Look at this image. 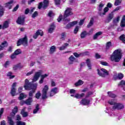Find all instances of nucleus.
<instances>
[{
	"mask_svg": "<svg viewBox=\"0 0 125 125\" xmlns=\"http://www.w3.org/2000/svg\"><path fill=\"white\" fill-rule=\"evenodd\" d=\"M21 53L22 51H21L20 49H17L14 52V53L17 55H19V54H21Z\"/></svg>",
	"mask_w": 125,
	"mask_h": 125,
	"instance_id": "nucleus-47",
	"label": "nucleus"
},
{
	"mask_svg": "<svg viewBox=\"0 0 125 125\" xmlns=\"http://www.w3.org/2000/svg\"><path fill=\"white\" fill-rule=\"evenodd\" d=\"M17 56V55L14 53L13 54H12L11 55L10 58H11V59H15V58H16Z\"/></svg>",
	"mask_w": 125,
	"mask_h": 125,
	"instance_id": "nucleus-58",
	"label": "nucleus"
},
{
	"mask_svg": "<svg viewBox=\"0 0 125 125\" xmlns=\"http://www.w3.org/2000/svg\"><path fill=\"white\" fill-rule=\"evenodd\" d=\"M8 123L9 125H14V122L12 120V118L11 117L8 118Z\"/></svg>",
	"mask_w": 125,
	"mask_h": 125,
	"instance_id": "nucleus-38",
	"label": "nucleus"
},
{
	"mask_svg": "<svg viewBox=\"0 0 125 125\" xmlns=\"http://www.w3.org/2000/svg\"><path fill=\"white\" fill-rule=\"evenodd\" d=\"M119 39L120 41H122V42L124 43H125V35L123 34L121 35Z\"/></svg>",
	"mask_w": 125,
	"mask_h": 125,
	"instance_id": "nucleus-42",
	"label": "nucleus"
},
{
	"mask_svg": "<svg viewBox=\"0 0 125 125\" xmlns=\"http://www.w3.org/2000/svg\"><path fill=\"white\" fill-rule=\"evenodd\" d=\"M112 46V42H108L106 43L105 46V49L106 50H108V49H110V48Z\"/></svg>",
	"mask_w": 125,
	"mask_h": 125,
	"instance_id": "nucleus-32",
	"label": "nucleus"
},
{
	"mask_svg": "<svg viewBox=\"0 0 125 125\" xmlns=\"http://www.w3.org/2000/svg\"><path fill=\"white\" fill-rule=\"evenodd\" d=\"M25 18L26 17L24 15L20 16L16 21L17 24H19V25H23L25 23Z\"/></svg>",
	"mask_w": 125,
	"mask_h": 125,
	"instance_id": "nucleus-9",
	"label": "nucleus"
},
{
	"mask_svg": "<svg viewBox=\"0 0 125 125\" xmlns=\"http://www.w3.org/2000/svg\"><path fill=\"white\" fill-rule=\"evenodd\" d=\"M40 105L39 104H37L36 106V108L33 111V114H37L38 113V111L40 110Z\"/></svg>",
	"mask_w": 125,
	"mask_h": 125,
	"instance_id": "nucleus-41",
	"label": "nucleus"
},
{
	"mask_svg": "<svg viewBox=\"0 0 125 125\" xmlns=\"http://www.w3.org/2000/svg\"><path fill=\"white\" fill-rule=\"evenodd\" d=\"M84 95V93H77L75 95L74 98H76L77 99H81V98H83Z\"/></svg>",
	"mask_w": 125,
	"mask_h": 125,
	"instance_id": "nucleus-20",
	"label": "nucleus"
},
{
	"mask_svg": "<svg viewBox=\"0 0 125 125\" xmlns=\"http://www.w3.org/2000/svg\"><path fill=\"white\" fill-rule=\"evenodd\" d=\"M80 29V27L77 26L74 29V34H78V32H79V29Z\"/></svg>",
	"mask_w": 125,
	"mask_h": 125,
	"instance_id": "nucleus-49",
	"label": "nucleus"
},
{
	"mask_svg": "<svg viewBox=\"0 0 125 125\" xmlns=\"http://www.w3.org/2000/svg\"><path fill=\"white\" fill-rule=\"evenodd\" d=\"M88 54V52H85L83 53L78 54L77 53H74L73 55L76 57V58H79V57H81L82 55H87Z\"/></svg>",
	"mask_w": 125,
	"mask_h": 125,
	"instance_id": "nucleus-18",
	"label": "nucleus"
},
{
	"mask_svg": "<svg viewBox=\"0 0 125 125\" xmlns=\"http://www.w3.org/2000/svg\"><path fill=\"white\" fill-rule=\"evenodd\" d=\"M120 26L122 28H124L125 26V15H124L122 18V20L121 21Z\"/></svg>",
	"mask_w": 125,
	"mask_h": 125,
	"instance_id": "nucleus-29",
	"label": "nucleus"
},
{
	"mask_svg": "<svg viewBox=\"0 0 125 125\" xmlns=\"http://www.w3.org/2000/svg\"><path fill=\"white\" fill-rule=\"evenodd\" d=\"M26 97H27V95L21 93L20 95V97H19V100H22V99H24V98H26Z\"/></svg>",
	"mask_w": 125,
	"mask_h": 125,
	"instance_id": "nucleus-34",
	"label": "nucleus"
},
{
	"mask_svg": "<svg viewBox=\"0 0 125 125\" xmlns=\"http://www.w3.org/2000/svg\"><path fill=\"white\" fill-rule=\"evenodd\" d=\"M48 86L46 85L43 87L42 91V99H46L47 98V91H48Z\"/></svg>",
	"mask_w": 125,
	"mask_h": 125,
	"instance_id": "nucleus-8",
	"label": "nucleus"
},
{
	"mask_svg": "<svg viewBox=\"0 0 125 125\" xmlns=\"http://www.w3.org/2000/svg\"><path fill=\"white\" fill-rule=\"evenodd\" d=\"M82 84H83V81L80 80L78 82L75 83V85L76 86H79V85H82Z\"/></svg>",
	"mask_w": 125,
	"mask_h": 125,
	"instance_id": "nucleus-40",
	"label": "nucleus"
},
{
	"mask_svg": "<svg viewBox=\"0 0 125 125\" xmlns=\"http://www.w3.org/2000/svg\"><path fill=\"white\" fill-rule=\"evenodd\" d=\"M47 6H48V0H44L43 3H40L38 8L41 9L42 7H43L44 9H45V8L47 7Z\"/></svg>",
	"mask_w": 125,
	"mask_h": 125,
	"instance_id": "nucleus-11",
	"label": "nucleus"
},
{
	"mask_svg": "<svg viewBox=\"0 0 125 125\" xmlns=\"http://www.w3.org/2000/svg\"><path fill=\"white\" fill-rule=\"evenodd\" d=\"M16 124L17 125H26V123L21 121H17Z\"/></svg>",
	"mask_w": 125,
	"mask_h": 125,
	"instance_id": "nucleus-50",
	"label": "nucleus"
},
{
	"mask_svg": "<svg viewBox=\"0 0 125 125\" xmlns=\"http://www.w3.org/2000/svg\"><path fill=\"white\" fill-rule=\"evenodd\" d=\"M121 3H122V0H115L114 5H115V6H118V5H120Z\"/></svg>",
	"mask_w": 125,
	"mask_h": 125,
	"instance_id": "nucleus-44",
	"label": "nucleus"
},
{
	"mask_svg": "<svg viewBox=\"0 0 125 125\" xmlns=\"http://www.w3.org/2000/svg\"><path fill=\"white\" fill-rule=\"evenodd\" d=\"M48 16H49V17H52L54 16V13L52 11H50L48 13Z\"/></svg>",
	"mask_w": 125,
	"mask_h": 125,
	"instance_id": "nucleus-54",
	"label": "nucleus"
},
{
	"mask_svg": "<svg viewBox=\"0 0 125 125\" xmlns=\"http://www.w3.org/2000/svg\"><path fill=\"white\" fill-rule=\"evenodd\" d=\"M118 86H121V87H123V90L125 91V81L122 80L118 84Z\"/></svg>",
	"mask_w": 125,
	"mask_h": 125,
	"instance_id": "nucleus-22",
	"label": "nucleus"
},
{
	"mask_svg": "<svg viewBox=\"0 0 125 125\" xmlns=\"http://www.w3.org/2000/svg\"><path fill=\"white\" fill-rule=\"evenodd\" d=\"M120 17H117V18L114 19L113 23L114 24H117V23H119V21H120Z\"/></svg>",
	"mask_w": 125,
	"mask_h": 125,
	"instance_id": "nucleus-46",
	"label": "nucleus"
},
{
	"mask_svg": "<svg viewBox=\"0 0 125 125\" xmlns=\"http://www.w3.org/2000/svg\"><path fill=\"white\" fill-rule=\"evenodd\" d=\"M71 15H73L72 9L71 8H67L64 12V15L63 16L64 21L69 22L70 21V19H67V17H68V16H71Z\"/></svg>",
	"mask_w": 125,
	"mask_h": 125,
	"instance_id": "nucleus-4",
	"label": "nucleus"
},
{
	"mask_svg": "<svg viewBox=\"0 0 125 125\" xmlns=\"http://www.w3.org/2000/svg\"><path fill=\"white\" fill-rule=\"evenodd\" d=\"M34 72H35V69H32L31 71L28 72L26 74V76H31V75H33V74H34Z\"/></svg>",
	"mask_w": 125,
	"mask_h": 125,
	"instance_id": "nucleus-52",
	"label": "nucleus"
},
{
	"mask_svg": "<svg viewBox=\"0 0 125 125\" xmlns=\"http://www.w3.org/2000/svg\"><path fill=\"white\" fill-rule=\"evenodd\" d=\"M56 51V46L55 45L51 46L50 48L49 53L50 54H53Z\"/></svg>",
	"mask_w": 125,
	"mask_h": 125,
	"instance_id": "nucleus-21",
	"label": "nucleus"
},
{
	"mask_svg": "<svg viewBox=\"0 0 125 125\" xmlns=\"http://www.w3.org/2000/svg\"><path fill=\"white\" fill-rule=\"evenodd\" d=\"M109 11V8L108 7H105L104 9V13H100L99 15L100 16H103V15H106V12H108Z\"/></svg>",
	"mask_w": 125,
	"mask_h": 125,
	"instance_id": "nucleus-27",
	"label": "nucleus"
},
{
	"mask_svg": "<svg viewBox=\"0 0 125 125\" xmlns=\"http://www.w3.org/2000/svg\"><path fill=\"white\" fill-rule=\"evenodd\" d=\"M39 15V13H38V11H35L34 12V13L32 15V18H35V17H37Z\"/></svg>",
	"mask_w": 125,
	"mask_h": 125,
	"instance_id": "nucleus-48",
	"label": "nucleus"
},
{
	"mask_svg": "<svg viewBox=\"0 0 125 125\" xmlns=\"http://www.w3.org/2000/svg\"><path fill=\"white\" fill-rule=\"evenodd\" d=\"M93 23H94V19H93V18H92L90 19L89 23L87 25V28H90V27H91V26L93 25Z\"/></svg>",
	"mask_w": 125,
	"mask_h": 125,
	"instance_id": "nucleus-30",
	"label": "nucleus"
},
{
	"mask_svg": "<svg viewBox=\"0 0 125 125\" xmlns=\"http://www.w3.org/2000/svg\"><path fill=\"white\" fill-rule=\"evenodd\" d=\"M113 110H122L125 109V105L123 104L116 103L112 107Z\"/></svg>",
	"mask_w": 125,
	"mask_h": 125,
	"instance_id": "nucleus-10",
	"label": "nucleus"
},
{
	"mask_svg": "<svg viewBox=\"0 0 125 125\" xmlns=\"http://www.w3.org/2000/svg\"><path fill=\"white\" fill-rule=\"evenodd\" d=\"M90 103V100L88 99L86 97L85 98L83 99L80 102V104L84 105H89Z\"/></svg>",
	"mask_w": 125,
	"mask_h": 125,
	"instance_id": "nucleus-13",
	"label": "nucleus"
},
{
	"mask_svg": "<svg viewBox=\"0 0 125 125\" xmlns=\"http://www.w3.org/2000/svg\"><path fill=\"white\" fill-rule=\"evenodd\" d=\"M107 94L109 97H111V98H115V97H117V96L113 93V92H108Z\"/></svg>",
	"mask_w": 125,
	"mask_h": 125,
	"instance_id": "nucleus-37",
	"label": "nucleus"
},
{
	"mask_svg": "<svg viewBox=\"0 0 125 125\" xmlns=\"http://www.w3.org/2000/svg\"><path fill=\"white\" fill-rule=\"evenodd\" d=\"M67 46H69V43H65L64 45H62L61 47H59V50H64V49H66V48H67Z\"/></svg>",
	"mask_w": 125,
	"mask_h": 125,
	"instance_id": "nucleus-26",
	"label": "nucleus"
},
{
	"mask_svg": "<svg viewBox=\"0 0 125 125\" xmlns=\"http://www.w3.org/2000/svg\"><path fill=\"white\" fill-rule=\"evenodd\" d=\"M5 46H7V42H6V41H4L2 42L1 44L0 45V51L3 50V48H4Z\"/></svg>",
	"mask_w": 125,
	"mask_h": 125,
	"instance_id": "nucleus-25",
	"label": "nucleus"
},
{
	"mask_svg": "<svg viewBox=\"0 0 125 125\" xmlns=\"http://www.w3.org/2000/svg\"><path fill=\"white\" fill-rule=\"evenodd\" d=\"M9 27V21H5L2 25H1V29L5 30V29H7Z\"/></svg>",
	"mask_w": 125,
	"mask_h": 125,
	"instance_id": "nucleus-17",
	"label": "nucleus"
},
{
	"mask_svg": "<svg viewBox=\"0 0 125 125\" xmlns=\"http://www.w3.org/2000/svg\"><path fill=\"white\" fill-rule=\"evenodd\" d=\"M70 93H71V94H75V93H76V90H75L74 89H70Z\"/></svg>",
	"mask_w": 125,
	"mask_h": 125,
	"instance_id": "nucleus-62",
	"label": "nucleus"
},
{
	"mask_svg": "<svg viewBox=\"0 0 125 125\" xmlns=\"http://www.w3.org/2000/svg\"><path fill=\"white\" fill-rule=\"evenodd\" d=\"M29 13H30V10L29 8H26L25 10L24 14L27 15L29 14Z\"/></svg>",
	"mask_w": 125,
	"mask_h": 125,
	"instance_id": "nucleus-60",
	"label": "nucleus"
},
{
	"mask_svg": "<svg viewBox=\"0 0 125 125\" xmlns=\"http://www.w3.org/2000/svg\"><path fill=\"white\" fill-rule=\"evenodd\" d=\"M86 36H87V32H86V31H84L82 32L81 34V39H84V38H85Z\"/></svg>",
	"mask_w": 125,
	"mask_h": 125,
	"instance_id": "nucleus-31",
	"label": "nucleus"
},
{
	"mask_svg": "<svg viewBox=\"0 0 125 125\" xmlns=\"http://www.w3.org/2000/svg\"><path fill=\"white\" fill-rule=\"evenodd\" d=\"M65 39H66V33L63 32L61 34V40H62V41H65Z\"/></svg>",
	"mask_w": 125,
	"mask_h": 125,
	"instance_id": "nucleus-43",
	"label": "nucleus"
},
{
	"mask_svg": "<svg viewBox=\"0 0 125 125\" xmlns=\"http://www.w3.org/2000/svg\"><path fill=\"white\" fill-rule=\"evenodd\" d=\"M35 9H36L35 7H31L30 9L29 10V13L30 14H32L33 12L35 11Z\"/></svg>",
	"mask_w": 125,
	"mask_h": 125,
	"instance_id": "nucleus-59",
	"label": "nucleus"
},
{
	"mask_svg": "<svg viewBox=\"0 0 125 125\" xmlns=\"http://www.w3.org/2000/svg\"><path fill=\"white\" fill-rule=\"evenodd\" d=\"M117 103H116V100H109L108 101V104H110V105H115Z\"/></svg>",
	"mask_w": 125,
	"mask_h": 125,
	"instance_id": "nucleus-45",
	"label": "nucleus"
},
{
	"mask_svg": "<svg viewBox=\"0 0 125 125\" xmlns=\"http://www.w3.org/2000/svg\"><path fill=\"white\" fill-rule=\"evenodd\" d=\"M98 74L103 78L109 76V72L104 68H101L100 70L98 69Z\"/></svg>",
	"mask_w": 125,
	"mask_h": 125,
	"instance_id": "nucleus-6",
	"label": "nucleus"
},
{
	"mask_svg": "<svg viewBox=\"0 0 125 125\" xmlns=\"http://www.w3.org/2000/svg\"><path fill=\"white\" fill-rule=\"evenodd\" d=\"M14 2V0H10V1L5 3L4 4L5 7H6L7 8H8L9 9H11L12 8V6H13V3Z\"/></svg>",
	"mask_w": 125,
	"mask_h": 125,
	"instance_id": "nucleus-14",
	"label": "nucleus"
},
{
	"mask_svg": "<svg viewBox=\"0 0 125 125\" xmlns=\"http://www.w3.org/2000/svg\"><path fill=\"white\" fill-rule=\"evenodd\" d=\"M17 112H18V107L17 106H15V107L14 108V109L12 110V116H15V115L16 114V113H17Z\"/></svg>",
	"mask_w": 125,
	"mask_h": 125,
	"instance_id": "nucleus-33",
	"label": "nucleus"
},
{
	"mask_svg": "<svg viewBox=\"0 0 125 125\" xmlns=\"http://www.w3.org/2000/svg\"><path fill=\"white\" fill-rule=\"evenodd\" d=\"M38 87V83H35L34 84H32L31 82H29L28 79H25L24 82V85L23 87L25 88L26 90H32L29 92V96L30 97H32L33 96L34 93H35V91L37 90V87Z\"/></svg>",
	"mask_w": 125,
	"mask_h": 125,
	"instance_id": "nucleus-1",
	"label": "nucleus"
},
{
	"mask_svg": "<svg viewBox=\"0 0 125 125\" xmlns=\"http://www.w3.org/2000/svg\"><path fill=\"white\" fill-rule=\"evenodd\" d=\"M114 18V13L111 12L110 14L108 15V21H111Z\"/></svg>",
	"mask_w": 125,
	"mask_h": 125,
	"instance_id": "nucleus-39",
	"label": "nucleus"
},
{
	"mask_svg": "<svg viewBox=\"0 0 125 125\" xmlns=\"http://www.w3.org/2000/svg\"><path fill=\"white\" fill-rule=\"evenodd\" d=\"M32 102L33 98L32 97H29L28 99L24 101V103L25 104H26V105H31Z\"/></svg>",
	"mask_w": 125,
	"mask_h": 125,
	"instance_id": "nucleus-19",
	"label": "nucleus"
},
{
	"mask_svg": "<svg viewBox=\"0 0 125 125\" xmlns=\"http://www.w3.org/2000/svg\"><path fill=\"white\" fill-rule=\"evenodd\" d=\"M56 86V83H55V81H54V80H51V86L54 87Z\"/></svg>",
	"mask_w": 125,
	"mask_h": 125,
	"instance_id": "nucleus-57",
	"label": "nucleus"
},
{
	"mask_svg": "<svg viewBox=\"0 0 125 125\" xmlns=\"http://www.w3.org/2000/svg\"><path fill=\"white\" fill-rule=\"evenodd\" d=\"M25 109L26 107L23 108L21 111V114L22 115V117H23V118L28 117V112L25 111Z\"/></svg>",
	"mask_w": 125,
	"mask_h": 125,
	"instance_id": "nucleus-23",
	"label": "nucleus"
},
{
	"mask_svg": "<svg viewBox=\"0 0 125 125\" xmlns=\"http://www.w3.org/2000/svg\"><path fill=\"white\" fill-rule=\"evenodd\" d=\"M39 36H41V37H42L43 36V32L42 31V30H37L35 34L33 35V38L36 40L38 39Z\"/></svg>",
	"mask_w": 125,
	"mask_h": 125,
	"instance_id": "nucleus-12",
	"label": "nucleus"
},
{
	"mask_svg": "<svg viewBox=\"0 0 125 125\" xmlns=\"http://www.w3.org/2000/svg\"><path fill=\"white\" fill-rule=\"evenodd\" d=\"M42 75V70H40L39 72H36L33 77V79L32 80L33 82H37V81L39 80V78H40V77H41V78L43 80H44L45 78H46L47 77H48V74H45L44 75Z\"/></svg>",
	"mask_w": 125,
	"mask_h": 125,
	"instance_id": "nucleus-3",
	"label": "nucleus"
},
{
	"mask_svg": "<svg viewBox=\"0 0 125 125\" xmlns=\"http://www.w3.org/2000/svg\"><path fill=\"white\" fill-rule=\"evenodd\" d=\"M56 93H58V87L53 88L51 90V91L50 93V96L52 97L54 95H55V94H56Z\"/></svg>",
	"mask_w": 125,
	"mask_h": 125,
	"instance_id": "nucleus-16",
	"label": "nucleus"
},
{
	"mask_svg": "<svg viewBox=\"0 0 125 125\" xmlns=\"http://www.w3.org/2000/svg\"><path fill=\"white\" fill-rule=\"evenodd\" d=\"M4 111V109L3 108H1L0 109V116H2V114H3Z\"/></svg>",
	"mask_w": 125,
	"mask_h": 125,
	"instance_id": "nucleus-64",
	"label": "nucleus"
},
{
	"mask_svg": "<svg viewBox=\"0 0 125 125\" xmlns=\"http://www.w3.org/2000/svg\"><path fill=\"white\" fill-rule=\"evenodd\" d=\"M102 35V32L100 31L96 33L93 37V40H97V38L99 37V36H101Z\"/></svg>",
	"mask_w": 125,
	"mask_h": 125,
	"instance_id": "nucleus-28",
	"label": "nucleus"
},
{
	"mask_svg": "<svg viewBox=\"0 0 125 125\" xmlns=\"http://www.w3.org/2000/svg\"><path fill=\"white\" fill-rule=\"evenodd\" d=\"M55 29V25H54V24H53V23L51 24L50 26L49 29H48L49 33L51 34V33H52V32H53V31H54Z\"/></svg>",
	"mask_w": 125,
	"mask_h": 125,
	"instance_id": "nucleus-24",
	"label": "nucleus"
},
{
	"mask_svg": "<svg viewBox=\"0 0 125 125\" xmlns=\"http://www.w3.org/2000/svg\"><path fill=\"white\" fill-rule=\"evenodd\" d=\"M18 8H19V5L18 4L16 5V6L14 8V9H13V11L14 12V11H17V9H18Z\"/></svg>",
	"mask_w": 125,
	"mask_h": 125,
	"instance_id": "nucleus-63",
	"label": "nucleus"
},
{
	"mask_svg": "<svg viewBox=\"0 0 125 125\" xmlns=\"http://www.w3.org/2000/svg\"><path fill=\"white\" fill-rule=\"evenodd\" d=\"M70 24H71L72 27H74L75 25H77L78 24V21H73L72 22H71Z\"/></svg>",
	"mask_w": 125,
	"mask_h": 125,
	"instance_id": "nucleus-53",
	"label": "nucleus"
},
{
	"mask_svg": "<svg viewBox=\"0 0 125 125\" xmlns=\"http://www.w3.org/2000/svg\"><path fill=\"white\" fill-rule=\"evenodd\" d=\"M72 25L71 24V22L69 23L66 26V29H70V28H72Z\"/></svg>",
	"mask_w": 125,
	"mask_h": 125,
	"instance_id": "nucleus-61",
	"label": "nucleus"
},
{
	"mask_svg": "<svg viewBox=\"0 0 125 125\" xmlns=\"http://www.w3.org/2000/svg\"><path fill=\"white\" fill-rule=\"evenodd\" d=\"M21 44H23L24 46L28 45V38H27L26 36H25L24 38H21L18 41L17 46H19Z\"/></svg>",
	"mask_w": 125,
	"mask_h": 125,
	"instance_id": "nucleus-5",
	"label": "nucleus"
},
{
	"mask_svg": "<svg viewBox=\"0 0 125 125\" xmlns=\"http://www.w3.org/2000/svg\"><path fill=\"white\" fill-rule=\"evenodd\" d=\"M118 78L119 80H122L124 78V74L123 73H119L118 75Z\"/></svg>",
	"mask_w": 125,
	"mask_h": 125,
	"instance_id": "nucleus-55",
	"label": "nucleus"
},
{
	"mask_svg": "<svg viewBox=\"0 0 125 125\" xmlns=\"http://www.w3.org/2000/svg\"><path fill=\"white\" fill-rule=\"evenodd\" d=\"M41 95H42V94H41V92H38L35 95V97L37 99H39L40 98V97H41Z\"/></svg>",
	"mask_w": 125,
	"mask_h": 125,
	"instance_id": "nucleus-56",
	"label": "nucleus"
},
{
	"mask_svg": "<svg viewBox=\"0 0 125 125\" xmlns=\"http://www.w3.org/2000/svg\"><path fill=\"white\" fill-rule=\"evenodd\" d=\"M75 62H76V58L74 56L71 55L68 58V64L69 65H73Z\"/></svg>",
	"mask_w": 125,
	"mask_h": 125,
	"instance_id": "nucleus-15",
	"label": "nucleus"
},
{
	"mask_svg": "<svg viewBox=\"0 0 125 125\" xmlns=\"http://www.w3.org/2000/svg\"><path fill=\"white\" fill-rule=\"evenodd\" d=\"M16 85H17V83H14L12 85V87L11 88L10 94L12 96H15L17 95V89L16 88Z\"/></svg>",
	"mask_w": 125,
	"mask_h": 125,
	"instance_id": "nucleus-7",
	"label": "nucleus"
},
{
	"mask_svg": "<svg viewBox=\"0 0 125 125\" xmlns=\"http://www.w3.org/2000/svg\"><path fill=\"white\" fill-rule=\"evenodd\" d=\"M122 50L118 49L115 50L110 57L111 61H114L116 63L120 62V60L122 59Z\"/></svg>",
	"mask_w": 125,
	"mask_h": 125,
	"instance_id": "nucleus-2",
	"label": "nucleus"
},
{
	"mask_svg": "<svg viewBox=\"0 0 125 125\" xmlns=\"http://www.w3.org/2000/svg\"><path fill=\"white\" fill-rule=\"evenodd\" d=\"M104 6V4L101 3L99 5V11H102V8H103Z\"/></svg>",
	"mask_w": 125,
	"mask_h": 125,
	"instance_id": "nucleus-51",
	"label": "nucleus"
},
{
	"mask_svg": "<svg viewBox=\"0 0 125 125\" xmlns=\"http://www.w3.org/2000/svg\"><path fill=\"white\" fill-rule=\"evenodd\" d=\"M4 13V8L1 5H0V17L2 16Z\"/></svg>",
	"mask_w": 125,
	"mask_h": 125,
	"instance_id": "nucleus-36",
	"label": "nucleus"
},
{
	"mask_svg": "<svg viewBox=\"0 0 125 125\" xmlns=\"http://www.w3.org/2000/svg\"><path fill=\"white\" fill-rule=\"evenodd\" d=\"M86 63L89 70H91V63H90V60L89 59L86 60Z\"/></svg>",
	"mask_w": 125,
	"mask_h": 125,
	"instance_id": "nucleus-35",
	"label": "nucleus"
}]
</instances>
